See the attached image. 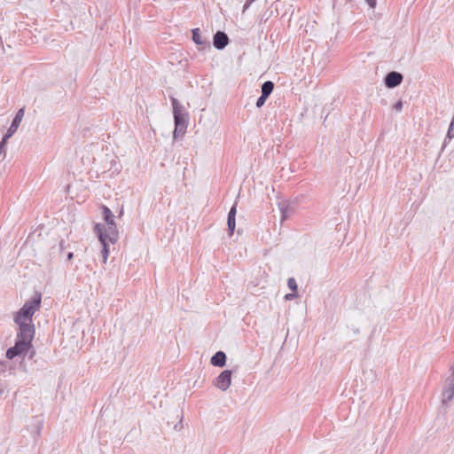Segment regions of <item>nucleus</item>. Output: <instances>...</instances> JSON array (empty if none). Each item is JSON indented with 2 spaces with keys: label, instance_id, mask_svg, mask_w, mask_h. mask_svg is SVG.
<instances>
[{
  "label": "nucleus",
  "instance_id": "21",
  "mask_svg": "<svg viewBox=\"0 0 454 454\" xmlns=\"http://www.w3.org/2000/svg\"><path fill=\"white\" fill-rule=\"evenodd\" d=\"M403 108V103L402 101H398L397 103L395 104L394 106V109L396 110L397 112H400Z\"/></svg>",
  "mask_w": 454,
  "mask_h": 454
},
{
  "label": "nucleus",
  "instance_id": "15",
  "mask_svg": "<svg viewBox=\"0 0 454 454\" xmlns=\"http://www.w3.org/2000/svg\"><path fill=\"white\" fill-rule=\"evenodd\" d=\"M103 217L105 220V223L103 224H108L110 223H115L114 222V216L112 213V211L106 206L103 207Z\"/></svg>",
  "mask_w": 454,
  "mask_h": 454
},
{
  "label": "nucleus",
  "instance_id": "20",
  "mask_svg": "<svg viewBox=\"0 0 454 454\" xmlns=\"http://www.w3.org/2000/svg\"><path fill=\"white\" fill-rule=\"evenodd\" d=\"M297 296H298L297 293L293 292V293H290V294H286L285 295V300L291 301V300H294V298H296Z\"/></svg>",
  "mask_w": 454,
  "mask_h": 454
},
{
  "label": "nucleus",
  "instance_id": "17",
  "mask_svg": "<svg viewBox=\"0 0 454 454\" xmlns=\"http://www.w3.org/2000/svg\"><path fill=\"white\" fill-rule=\"evenodd\" d=\"M287 286L290 290L297 293L298 286H297L296 280L294 278H289L287 279Z\"/></svg>",
  "mask_w": 454,
  "mask_h": 454
},
{
  "label": "nucleus",
  "instance_id": "24",
  "mask_svg": "<svg viewBox=\"0 0 454 454\" xmlns=\"http://www.w3.org/2000/svg\"><path fill=\"white\" fill-rule=\"evenodd\" d=\"M4 144L5 142H4V139L2 141H0V154L2 153L3 152V148L4 146Z\"/></svg>",
  "mask_w": 454,
  "mask_h": 454
},
{
  "label": "nucleus",
  "instance_id": "13",
  "mask_svg": "<svg viewBox=\"0 0 454 454\" xmlns=\"http://www.w3.org/2000/svg\"><path fill=\"white\" fill-rule=\"evenodd\" d=\"M192 40L198 45H207V39L203 38L200 33V28L192 29Z\"/></svg>",
  "mask_w": 454,
  "mask_h": 454
},
{
  "label": "nucleus",
  "instance_id": "5",
  "mask_svg": "<svg viewBox=\"0 0 454 454\" xmlns=\"http://www.w3.org/2000/svg\"><path fill=\"white\" fill-rule=\"evenodd\" d=\"M231 384V371H223L215 380L214 386L222 391H226Z\"/></svg>",
  "mask_w": 454,
  "mask_h": 454
},
{
  "label": "nucleus",
  "instance_id": "27",
  "mask_svg": "<svg viewBox=\"0 0 454 454\" xmlns=\"http://www.w3.org/2000/svg\"><path fill=\"white\" fill-rule=\"evenodd\" d=\"M254 1H255V0H249V3H253V2H254Z\"/></svg>",
  "mask_w": 454,
  "mask_h": 454
},
{
  "label": "nucleus",
  "instance_id": "16",
  "mask_svg": "<svg viewBox=\"0 0 454 454\" xmlns=\"http://www.w3.org/2000/svg\"><path fill=\"white\" fill-rule=\"evenodd\" d=\"M109 244H110L109 242L101 243V245H102L101 255H102V259H103V263L106 262L108 255H109V249H108Z\"/></svg>",
  "mask_w": 454,
  "mask_h": 454
},
{
  "label": "nucleus",
  "instance_id": "19",
  "mask_svg": "<svg viewBox=\"0 0 454 454\" xmlns=\"http://www.w3.org/2000/svg\"><path fill=\"white\" fill-rule=\"evenodd\" d=\"M267 98H268L267 97L261 95L256 101V106L258 108L262 107L264 105Z\"/></svg>",
  "mask_w": 454,
  "mask_h": 454
},
{
  "label": "nucleus",
  "instance_id": "25",
  "mask_svg": "<svg viewBox=\"0 0 454 454\" xmlns=\"http://www.w3.org/2000/svg\"><path fill=\"white\" fill-rule=\"evenodd\" d=\"M59 247H60V249L61 250H64L65 249V241L64 240H61L60 243H59Z\"/></svg>",
  "mask_w": 454,
  "mask_h": 454
},
{
  "label": "nucleus",
  "instance_id": "18",
  "mask_svg": "<svg viewBox=\"0 0 454 454\" xmlns=\"http://www.w3.org/2000/svg\"><path fill=\"white\" fill-rule=\"evenodd\" d=\"M452 137H454V123L450 122V127L447 131L446 138L451 139Z\"/></svg>",
  "mask_w": 454,
  "mask_h": 454
},
{
  "label": "nucleus",
  "instance_id": "8",
  "mask_svg": "<svg viewBox=\"0 0 454 454\" xmlns=\"http://www.w3.org/2000/svg\"><path fill=\"white\" fill-rule=\"evenodd\" d=\"M403 74L399 72L391 71L385 76V85L389 89L397 87L403 82Z\"/></svg>",
  "mask_w": 454,
  "mask_h": 454
},
{
  "label": "nucleus",
  "instance_id": "2",
  "mask_svg": "<svg viewBox=\"0 0 454 454\" xmlns=\"http://www.w3.org/2000/svg\"><path fill=\"white\" fill-rule=\"evenodd\" d=\"M170 99L175 121L174 138L177 139L178 137H182L186 132L188 126V114L185 112L183 105L176 98L171 97Z\"/></svg>",
  "mask_w": 454,
  "mask_h": 454
},
{
  "label": "nucleus",
  "instance_id": "4",
  "mask_svg": "<svg viewBox=\"0 0 454 454\" xmlns=\"http://www.w3.org/2000/svg\"><path fill=\"white\" fill-rule=\"evenodd\" d=\"M94 231L100 243L109 242L114 244L119 239L115 223H110L108 224L97 223L94 227Z\"/></svg>",
  "mask_w": 454,
  "mask_h": 454
},
{
  "label": "nucleus",
  "instance_id": "23",
  "mask_svg": "<svg viewBox=\"0 0 454 454\" xmlns=\"http://www.w3.org/2000/svg\"><path fill=\"white\" fill-rule=\"evenodd\" d=\"M252 3H249V0H247L246 4H244V7H243V12H245L251 4Z\"/></svg>",
  "mask_w": 454,
  "mask_h": 454
},
{
  "label": "nucleus",
  "instance_id": "1",
  "mask_svg": "<svg viewBox=\"0 0 454 454\" xmlns=\"http://www.w3.org/2000/svg\"><path fill=\"white\" fill-rule=\"evenodd\" d=\"M41 300L42 294L35 293L14 316V322L19 326V332H22L25 336L27 334L35 335L32 317L40 309Z\"/></svg>",
  "mask_w": 454,
  "mask_h": 454
},
{
  "label": "nucleus",
  "instance_id": "26",
  "mask_svg": "<svg viewBox=\"0 0 454 454\" xmlns=\"http://www.w3.org/2000/svg\"><path fill=\"white\" fill-rule=\"evenodd\" d=\"M74 256V254L72 252L67 254V260H71Z\"/></svg>",
  "mask_w": 454,
  "mask_h": 454
},
{
  "label": "nucleus",
  "instance_id": "11",
  "mask_svg": "<svg viewBox=\"0 0 454 454\" xmlns=\"http://www.w3.org/2000/svg\"><path fill=\"white\" fill-rule=\"evenodd\" d=\"M278 208L281 213L282 221L286 220L294 212V208L288 201L279 202Z\"/></svg>",
  "mask_w": 454,
  "mask_h": 454
},
{
  "label": "nucleus",
  "instance_id": "22",
  "mask_svg": "<svg viewBox=\"0 0 454 454\" xmlns=\"http://www.w3.org/2000/svg\"><path fill=\"white\" fill-rule=\"evenodd\" d=\"M371 8H374L376 6V0H365Z\"/></svg>",
  "mask_w": 454,
  "mask_h": 454
},
{
  "label": "nucleus",
  "instance_id": "3",
  "mask_svg": "<svg viewBox=\"0 0 454 454\" xmlns=\"http://www.w3.org/2000/svg\"><path fill=\"white\" fill-rule=\"evenodd\" d=\"M35 335H24L22 332H18L15 345L8 348L6 357L12 359L20 355H25L32 347V340Z\"/></svg>",
  "mask_w": 454,
  "mask_h": 454
},
{
  "label": "nucleus",
  "instance_id": "10",
  "mask_svg": "<svg viewBox=\"0 0 454 454\" xmlns=\"http://www.w3.org/2000/svg\"><path fill=\"white\" fill-rule=\"evenodd\" d=\"M236 213H237L236 204H234L231 207V210L229 211L228 217H227V225H228V230H229L230 235H232V233H233V231L235 230V226H236V222H235Z\"/></svg>",
  "mask_w": 454,
  "mask_h": 454
},
{
  "label": "nucleus",
  "instance_id": "7",
  "mask_svg": "<svg viewBox=\"0 0 454 454\" xmlns=\"http://www.w3.org/2000/svg\"><path fill=\"white\" fill-rule=\"evenodd\" d=\"M454 398V379H447L442 391V403L447 405Z\"/></svg>",
  "mask_w": 454,
  "mask_h": 454
},
{
  "label": "nucleus",
  "instance_id": "6",
  "mask_svg": "<svg viewBox=\"0 0 454 454\" xmlns=\"http://www.w3.org/2000/svg\"><path fill=\"white\" fill-rule=\"evenodd\" d=\"M24 117V109L20 108L17 113L15 117L12 120V122L7 130L6 134L4 136V142H6L10 137L13 136V134L17 131L22 119Z\"/></svg>",
  "mask_w": 454,
  "mask_h": 454
},
{
  "label": "nucleus",
  "instance_id": "14",
  "mask_svg": "<svg viewBox=\"0 0 454 454\" xmlns=\"http://www.w3.org/2000/svg\"><path fill=\"white\" fill-rule=\"evenodd\" d=\"M274 89V83L271 81H267L262 85V95L269 97Z\"/></svg>",
  "mask_w": 454,
  "mask_h": 454
},
{
  "label": "nucleus",
  "instance_id": "12",
  "mask_svg": "<svg viewBox=\"0 0 454 454\" xmlns=\"http://www.w3.org/2000/svg\"><path fill=\"white\" fill-rule=\"evenodd\" d=\"M214 366L223 367L226 363V355L223 351H217L210 360Z\"/></svg>",
  "mask_w": 454,
  "mask_h": 454
},
{
  "label": "nucleus",
  "instance_id": "9",
  "mask_svg": "<svg viewBox=\"0 0 454 454\" xmlns=\"http://www.w3.org/2000/svg\"><path fill=\"white\" fill-rule=\"evenodd\" d=\"M229 43L228 35L223 31H217L213 38V44L217 50L224 49Z\"/></svg>",
  "mask_w": 454,
  "mask_h": 454
}]
</instances>
